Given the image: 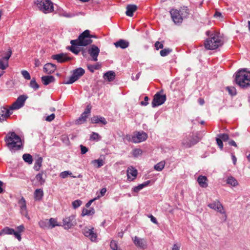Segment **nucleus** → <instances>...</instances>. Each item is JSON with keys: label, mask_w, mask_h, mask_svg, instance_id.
Instances as JSON below:
<instances>
[{"label": "nucleus", "mask_w": 250, "mask_h": 250, "mask_svg": "<svg viewBox=\"0 0 250 250\" xmlns=\"http://www.w3.org/2000/svg\"><path fill=\"white\" fill-rule=\"evenodd\" d=\"M226 89L231 96H234L236 94V90L233 86H227Z\"/></svg>", "instance_id": "nucleus-46"}, {"label": "nucleus", "mask_w": 250, "mask_h": 250, "mask_svg": "<svg viewBox=\"0 0 250 250\" xmlns=\"http://www.w3.org/2000/svg\"><path fill=\"white\" fill-rule=\"evenodd\" d=\"M35 3L44 13H50L53 10V3L50 0H36Z\"/></svg>", "instance_id": "nucleus-5"}, {"label": "nucleus", "mask_w": 250, "mask_h": 250, "mask_svg": "<svg viewBox=\"0 0 250 250\" xmlns=\"http://www.w3.org/2000/svg\"><path fill=\"white\" fill-rule=\"evenodd\" d=\"M43 161L42 158L41 157H39L35 161L34 166V169L36 171H39L42 166V163Z\"/></svg>", "instance_id": "nucleus-32"}, {"label": "nucleus", "mask_w": 250, "mask_h": 250, "mask_svg": "<svg viewBox=\"0 0 250 250\" xmlns=\"http://www.w3.org/2000/svg\"><path fill=\"white\" fill-rule=\"evenodd\" d=\"M91 121L92 124L101 123L103 125H106L107 124V122L104 117L98 116H93L91 118Z\"/></svg>", "instance_id": "nucleus-25"}, {"label": "nucleus", "mask_w": 250, "mask_h": 250, "mask_svg": "<svg viewBox=\"0 0 250 250\" xmlns=\"http://www.w3.org/2000/svg\"><path fill=\"white\" fill-rule=\"evenodd\" d=\"M24 227L23 225H20L17 227V230H18L17 232L21 233L24 230Z\"/></svg>", "instance_id": "nucleus-64"}, {"label": "nucleus", "mask_w": 250, "mask_h": 250, "mask_svg": "<svg viewBox=\"0 0 250 250\" xmlns=\"http://www.w3.org/2000/svg\"><path fill=\"white\" fill-rule=\"evenodd\" d=\"M165 163L164 161H161L154 166V168L158 171H161L165 167Z\"/></svg>", "instance_id": "nucleus-38"}, {"label": "nucleus", "mask_w": 250, "mask_h": 250, "mask_svg": "<svg viewBox=\"0 0 250 250\" xmlns=\"http://www.w3.org/2000/svg\"><path fill=\"white\" fill-rule=\"evenodd\" d=\"M14 233V229L9 227H5L1 231H0V236L5 234L11 235Z\"/></svg>", "instance_id": "nucleus-33"}, {"label": "nucleus", "mask_w": 250, "mask_h": 250, "mask_svg": "<svg viewBox=\"0 0 250 250\" xmlns=\"http://www.w3.org/2000/svg\"><path fill=\"white\" fill-rule=\"evenodd\" d=\"M218 138H219L221 140L224 141H226L229 139V135L227 134L223 133L220 134L218 135Z\"/></svg>", "instance_id": "nucleus-51"}, {"label": "nucleus", "mask_w": 250, "mask_h": 250, "mask_svg": "<svg viewBox=\"0 0 250 250\" xmlns=\"http://www.w3.org/2000/svg\"><path fill=\"white\" fill-rule=\"evenodd\" d=\"M72 173L69 171H64L60 173V177L62 178H65L68 175H71Z\"/></svg>", "instance_id": "nucleus-52"}, {"label": "nucleus", "mask_w": 250, "mask_h": 250, "mask_svg": "<svg viewBox=\"0 0 250 250\" xmlns=\"http://www.w3.org/2000/svg\"><path fill=\"white\" fill-rule=\"evenodd\" d=\"M200 139L197 135H191L186 136L182 141V145L186 148H189L196 144Z\"/></svg>", "instance_id": "nucleus-6"}, {"label": "nucleus", "mask_w": 250, "mask_h": 250, "mask_svg": "<svg viewBox=\"0 0 250 250\" xmlns=\"http://www.w3.org/2000/svg\"><path fill=\"white\" fill-rule=\"evenodd\" d=\"M142 150L141 149L139 148H136L133 150L132 151V155L136 157L140 155H141L142 154Z\"/></svg>", "instance_id": "nucleus-48"}, {"label": "nucleus", "mask_w": 250, "mask_h": 250, "mask_svg": "<svg viewBox=\"0 0 250 250\" xmlns=\"http://www.w3.org/2000/svg\"><path fill=\"white\" fill-rule=\"evenodd\" d=\"M100 49L95 45L93 44L88 47V53L94 62L97 61Z\"/></svg>", "instance_id": "nucleus-16"}, {"label": "nucleus", "mask_w": 250, "mask_h": 250, "mask_svg": "<svg viewBox=\"0 0 250 250\" xmlns=\"http://www.w3.org/2000/svg\"><path fill=\"white\" fill-rule=\"evenodd\" d=\"M55 117V114L54 113H52L51 115L47 116L45 118V120L48 122H51L54 119Z\"/></svg>", "instance_id": "nucleus-56"}, {"label": "nucleus", "mask_w": 250, "mask_h": 250, "mask_svg": "<svg viewBox=\"0 0 250 250\" xmlns=\"http://www.w3.org/2000/svg\"><path fill=\"white\" fill-rule=\"evenodd\" d=\"M82 51V54L83 57H86L88 53V47L86 49H81Z\"/></svg>", "instance_id": "nucleus-62"}, {"label": "nucleus", "mask_w": 250, "mask_h": 250, "mask_svg": "<svg viewBox=\"0 0 250 250\" xmlns=\"http://www.w3.org/2000/svg\"><path fill=\"white\" fill-rule=\"evenodd\" d=\"M170 14L172 21L175 24L182 23L183 18L181 14L180 13V11L176 9H172L170 11Z\"/></svg>", "instance_id": "nucleus-15"}, {"label": "nucleus", "mask_w": 250, "mask_h": 250, "mask_svg": "<svg viewBox=\"0 0 250 250\" xmlns=\"http://www.w3.org/2000/svg\"><path fill=\"white\" fill-rule=\"evenodd\" d=\"M52 58L57 60L58 62L62 63L69 61L71 59L66 54L61 53L52 56Z\"/></svg>", "instance_id": "nucleus-21"}, {"label": "nucleus", "mask_w": 250, "mask_h": 250, "mask_svg": "<svg viewBox=\"0 0 250 250\" xmlns=\"http://www.w3.org/2000/svg\"><path fill=\"white\" fill-rule=\"evenodd\" d=\"M83 235L88 238L92 242H96L97 239V234L95 232V229L93 227H85L82 230Z\"/></svg>", "instance_id": "nucleus-7"}, {"label": "nucleus", "mask_w": 250, "mask_h": 250, "mask_svg": "<svg viewBox=\"0 0 250 250\" xmlns=\"http://www.w3.org/2000/svg\"><path fill=\"white\" fill-rule=\"evenodd\" d=\"M101 139L99 134L96 132H92L90 137V140L93 141H99Z\"/></svg>", "instance_id": "nucleus-45"}, {"label": "nucleus", "mask_w": 250, "mask_h": 250, "mask_svg": "<svg viewBox=\"0 0 250 250\" xmlns=\"http://www.w3.org/2000/svg\"><path fill=\"white\" fill-rule=\"evenodd\" d=\"M62 221L64 228L68 229L76 224L75 216L72 215L66 217L63 219Z\"/></svg>", "instance_id": "nucleus-14"}, {"label": "nucleus", "mask_w": 250, "mask_h": 250, "mask_svg": "<svg viewBox=\"0 0 250 250\" xmlns=\"http://www.w3.org/2000/svg\"><path fill=\"white\" fill-rule=\"evenodd\" d=\"M155 47L156 50H159V49H162L164 47L163 43L162 42H159L158 41L156 42L155 43Z\"/></svg>", "instance_id": "nucleus-53"}, {"label": "nucleus", "mask_w": 250, "mask_h": 250, "mask_svg": "<svg viewBox=\"0 0 250 250\" xmlns=\"http://www.w3.org/2000/svg\"><path fill=\"white\" fill-rule=\"evenodd\" d=\"M34 198L36 201H40L43 196V192L42 189H36L34 193Z\"/></svg>", "instance_id": "nucleus-29"}, {"label": "nucleus", "mask_w": 250, "mask_h": 250, "mask_svg": "<svg viewBox=\"0 0 250 250\" xmlns=\"http://www.w3.org/2000/svg\"><path fill=\"white\" fill-rule=\"evenodd\" d=\"M18 205L20 208V212L21 214L29 220L30 217L28 214L26 201L23 197H21V198L19 201Z\"/></svg>", "instance_id": "nucleus-17"}, {"label": "nucleus", "mask_w": 250, "mask_h": 250, "mask_svg": "<svg viewBox=\"0 0 250 250\" xmlns=\"http://www.w3.org/2000/svg\"><path fill=\"white\" fill-rule=\"evenodd\" d=\"M208 206L221 214H225V220L227 219V215L224 208L219 200H215L208 204Z\"/></svg>", "instance_id": "nucleus-11"}, {"label": "nucleus", "mask_w": 250, "mask_h": 250, "mask_svg": "<svg viewBox=\"0 0 250 250\" xmlns=\"http://www.w3.org/2000/svg\"><path fill=\"white\" fill-rule=\"evenodd\" d=\"M149 98L147 96H146L144 98V101L141 102V104L143 106H146L148 104V101Z\"/></svg>", "instance_id": "nucleus-58"}, {"label": "nucleus", "mask_w": 250, "mask_h": 250, "mask_svg": "<svg viewBox=\"0 0 250 250\" xmlns=\"http://www.w3.org/2000/svg\"><path fill=\"white\" fill-rule=\"evenodd\" d=\"M21 73L25 79L29 80L31 79L30 74L28 73L27 71L22 70Z\"/></svg>", "instance_id": "nucleus-49"}, {"label": "nucleus", "mask_w": 250, "mask_h": 250, "mask_svg": "<svg viewBox=\"0 0 250 250\" xmlns=\"http://www.w3.org/2000/svg\"><path fill=\"white\" fill-rule=\"evenodd\" d=\"M82 203V201L80 200H76L74 201L72 203L73 208L76 209L77 208H79L81 206Z\"/></svg>", "instance_id": "nucleus-47"}, {"label": "nucleus", "mask_w": 250, "mask_h": 250, "mask_svg": "<svg viewBox=\"0 0 250 250\" xmlns=\"http://www.w3.org/2000/svg\"><path fill=\"white\" fill-rule=\"evenodd\" d=\"M129 42L120 39L118 41L114 43V45L117 48H121L122 49H125L128 47Z\"/></svg>", "instance_id": "nucleus-24"}, {"label": "nucleus", "mask_w": 250, "mask_h": 250, "mask_svg": "<svg viewBox=\"0 0 250 250\" xmlns=\"http://www.w3.org/2000/svg\"><path fill=\"white\" fill-rule=\"evenodd\" d=\"M110 246L111 249L113 250H119L118 249V246H117V243H116L115 241H114L113 240L111 241Z\"/></svg>", "instance_id": "nucleus-54"}, {"label": "nucleus", "mask_w": 250, "mask_h": 250, "mask_svg": "<svg viewBox=\"0 0 250 250\" xmlns=\"http://www.w3.org/2000/svg\"><path fill=\"white\" fill-rule=\"evenodd\" d=\"M40 227L43 229H50L49 222L47 219L41 220L39 222Z\"/></svg>", "instance_id": "nucleus-36"}, {"label": "nucleus", "mask_w": 250, "mask_h": 250, "mask_svg": "<svg viewBox=\"0 0 250 250\" xmlns=\"http://www.w3.org/2000/svg\"><path fill=\"white\" fill-rule=\"evenodd\" d=\"M91 111V107L87 105L84 111L81 114V116L76 120L75 123L77 125H80L85 122L86 119Z\"/></svg>", "instance_id": "nucleus-18"}, {"label": "nucleus", "mask_w": 250, "mask_h": 250, "mask_svg": "<svg viewBox=\"0 0 250 250\" xmlns=\"http://www.w3.org/2000/svg\"><path fill=\"white\" fill-rule=\"evenodd\" d=\"M41 79L43 84L45 85L54 82L55 80L54 77L51 75L42 76Z\"/></svg>", "instance_id": "nucleus-26"}, {"label": "nucleus", "mask_w": 250, "mask_h": 250, "mask_svg": "<svg viewBox=\"0 0 250 250\" xmlns=\"http://www.w3.org/2000/svg\"><path fill=\"white\" fill-rule=\"evenodd\" d=\"M62 16L66 18H72L75 16V14L70 13L64 12L62 14Z\"/></svg>", "instance_id": "nucleus-59"}, {"label": "nucleus", "mask_w": 250, "mask_h": 250, "mask_svg": "<svg viewBox=\"0 0 250 250\" xmlns=\"http://www.w3.org/2000/svg\"><path fill=\"white\" fill-rule=\"evenodd\" d=\"M12 54V51L10 49L5 53L4 55L2 56L0 59V69L2 70L5 69L8 66V60Z\"/></svg>", "instance_id": "nucleus-13"}, {"label": "nucleus", "mask_w": 250, "mask_h": 250, "mask_svg": "<svg viewBox=\"0 0 250 250\" xmlns=\"http://www.w3.org/2000/svg\"><path fill=\"white\" fill-rule=\"evenodd\" d=\"M147 138V134L144 131L136 132L129 140L134 143H139L146 141Z\"/></svg>", "instance_id": "nucleus-12"}, {"label": "nucleus", "mask_w": 250, "mask_h": 250, "mask_svg": "<svg viewBox=\"0 0 250 250\" xmlns=\"http://www.w3.org/2000/svg\"><path fill=\"white\" fill-rule=\"evenodd\" d=\"M95 213V210L93 208H90V209L83 208L82 210V216H84L85 215L90 216L92 215Z\"/></svg>", "instance_id": "nucleus-34"}, {"label": "nucleus", "mask_w": 250, "mask_h": 250, "mask_svg": "<svg viewBox=\"0 0 250 250\" xmlns=\"http://www.w3.org/2000/svg\"><path fill=\"white\" fill-rule=\"evenodd\" d=\"M36 179L41 185H43L45 182V180L42 178V172L38 173L36 176Z\"/></svg>", "instance_id": "nucleus-41"}, {"label": "nucleus", "mask_w": 250, "mask_h": 250, "mask_svg": "<svg viewBox=\"0 0 250 250\" xmlns=\"http://www.w3.org/2000/svg\"><path fill=\"white\" fill-rule=\"evenodd\" d=\"M48 222H49V227L51 229L53 228L56 226H60V225L58 224L56 219L51 218L48 220Z\"/></svg>", "instance_id": "nucleus-42"}, {"label": "nucleus", "mask_w": 250, "mask_h": 250, "mask_svg": "<svg viewBox=\"0 0 250 250\" xmlns=\"http://www.w3.org/2000/svg\"><path fill=\"white\" fill-rule=\"evenodd\" d=\"M92 164L96 167L99 168L104 165V163L103 160L98 159L92 161Z\"/></svg>", "instance_id": "nucleus-39"}, {"label": "nucleus", "mask_w": 250, "mask_h": 250, "mask_svg": "<svg viewBox=\"0 0 250 250\" xmlns=\"http://www.w3.org/2000/svg\"><path fill=\"white\" fill-rule=\"evenodd\" d=\"M4 141L7 146L12 152L22 148L21 138L15 132L8 133L5 137Z\"/></svg>", "instance_id": "nucleus-1"}, {"label": "nucleus", "mask_w": 250, "mask_h": 250, "mask_svg": "<svg viewBox=\"0 0 250 250\" xmlns=\"http://www.w3.org/2000/svg\"><path fill=\"white\" fill-rule=\"evenodd\" d=\"M115 78V73L114 72L109 71L104 73V78L107 80L109 82L112 81Z\"/></svg>", "instance_id": "nucleus-31"}, {"label": "nucleus", "mask_w": 250, "mask_h": 250, "mask_svg": "<svg viewBox=\"0 0 250 250\" xmlns=\"http://www.w3.org/2000/svg\"><path fill=\"white\" fill-rule=\"evenodd\" d=\"M11 110L10 107L9 109L4 106L0 107V122H2L5 121L6 118L12 114V112Z\"/></svg>", "instance_id": "nucleus-19"}, {"label": "nucleus", "mask_w": 250, "mask_h": 250, "mask_svg": "<svg viewBox=\"0 0 250 250\" xmlns=\"http://www.w3.org/2000/svg\"><path fill=\"white\" fill-rule=\"evenodd\" d=\"M235 80L236 83L241 87L247 88L250 86V72L247 71L246 69L238 71Z\"/></svg>", "instance_id": "nucleus-2"}, {"label": "nucleus", "mask_w": 250, "mask_h": 250, "mask_svg": "<svg viewBox=\"0 0 250 250\" xmlns=\"http://www.w3.org/2000/svg\"><path fill=\"white\" fill-rule=\"evenodd\" d=\"M166 101V96L165 94H162L161 92H157L154 96L152 102V106L155 107L163 104Z\"/></svg>", "instance_id": "nucleus-10"}, {"label": "nucleus", "mask_w": 250, "mask_h": 250, "mask_svg": "<svg viewBox=\"0 0 250 250\" xmlns=\"http://www.w3.org/2000/svg\"><path fill=\"white\" fill-rule=\"evenodd\" d=\"M149 218H150V220L152 222H153V223H154L155 224H158V222L157 221L156 218L155 217H154L152 215H150L149 216Z\"/></svg>", "instance_id": "nucleus-63"}, {"label": "nucleus", "mask_w": 250, "mask_h": 250, "mask_svg": "<svg viewBox=\"0 0 250 250\" xmlns=\"http://www.w3.org/2000/svg\"><path fill=\"white\" fill-rule=\"evenodd\" d=\"M87 68L90 72H93L95 70H97L99 69V66L96 64H88L87 65Z\"/></svg>", "instance_id": "nucleus-50"}, {"label": "nucleus", "mask_w": 250, "mask_h": 250, "mask_svg": "<svg viewBox=\"0 0 250 250\" xmlns=\"http://www.w3.org/2000/svg\"><path fill=\"white\" fill-rule=\"evenodd\" d=\"M216 141L219 148L222 149L223 147V144L222 142V140H221L219 138L217 137L216 138Z\"/></svg>", "instance_id": "nucleus-55"}, {"label": "nucleus", "mask_w": 250, "mask_h": 250, "mask_svg": "<svg viewBox=\"0 0 250 250\" xmlns=\"http://www.w3.org/2000/svg\"><path fill=\"white\" fill-rule=\"evenodd\" d=\"M28 98V96L26 95H21L18 97L17 100L10 106V109L11 110H17L24 105V103Z\"/></svg>", "instance_id": "nucleus-8"}, {"label": "nucleus", "mask_w": 250, "mask_h": 250, "mask_svg": "<svg viewBox=\"0 0 250 250\" xmlns=\"http://www.w3.org/2000/svg\"><path fill=\"white\" fill-rule=\"evenodd\" d=\"M137 7L134 4H129L126 6V11L125 13L127 16L132 17L133 13L137 10Z\"/></svg>", "instance_id": "nucleus-27"}, {"label": "nucleus", "mask_w": 250, "mask_h": 250, "mask_svg": "<svg viewBox=\"0 0 250 250\" xmlns=\"http://www.w3.org/2000/svg\"><path fill=\"white\" fill-rule=\"evenodd\" d=\"M13 234L14 235L15 237L18 239V240L19 241H21V234H20V232H17V231H15L14 230V233H13Z\"/></svg>", "instance_id": "nucleus-60"}, {"label": "nucleus", "mask_w": 250, "mask_h": 250, "mask_svg": "<svg viewBox=\"0 0 250 250\" xmlns=\"http://www.w3.org/2000/svg\"><path fill=\"white\" fill-rule=\"evenodd\" d=\"M197 181L200 187L202 188H207L208 186L207 183L208 179L205 176H199L198 178Z\"/></svg>", "instance_id": "nucleus-28"}, {"label": "nucleus", "mask_w": 250, "mask_h": 250, "mask_svg": "<svg viewBox=\"0 0 250 250\" xmlns=\"http://www.w3.org/2000/svg\"><path fill=\"white\" fill-rule=\"evenodd\" d=\"M22 158L23 160L28 164H31L32 163L33 158L30 154L27 153L24 154L22 155Z\"/></svg>", "instance_id": "nucleus-37"}, {"label": "nucleus", "mask_w": 250, "mask_h": 250, "mask_svg": "<svg viewBox=\"0 0 250 250\" xmlns=\"http://www.w3.org/2000/svg\"><path fill=\"white\" fill-rule=\"evenodd\" d=\"M127 180L129 181H132L133 180H134L137 175V171L136 169H135L134 168L131 167H128L127 169Z\"/></svg>", "instance_id": "nucleus-22"}, {"label": "nucleus", "mask_w": 250, "mask_h": 250, "mask_svg": "<svg viewBox=\"0 0 250 250\" xmlns=\"http://www.w3.org/2000/svg\"><path fill=\"white\" fill-rule=\"evenodd\" d=\"M80 46L78 44H72L70 50L74 54H78V53L81 51Z\"/></svg>", "instance_id": "nucleus-40"}, {"label": "nucleus", "mask_w": 250, "mask_h": 250, "mask_svg": "<svg viewBox=\"0 0 250 250\" xmlns=\"http://www.w3.org/2000/svg\"><path fill=\"white\" fill-rule=\"evenodd\" d=\"M106 192V188H103L101 189L100 191V195H99L98 196V198H100V197H102L104 195L105 193Z\"/></svg>", "instance_id": "nucleus-61"}, {"label": "nucleus", "mask_w": 250, "mask_h": 250, "mask_svg": "<svg viewBox=\"0 0 250 250\" xmlns=\"http://www.w3.org/2000/svg\"><path fill=\"white\" fill-rule=\"evenodd\" d=\"M80 147L81 150V153L82 154H84L88 151V148L86 147L83 146V145H80Z\"/></svg>", "instance_id": "nucleus-57"}, {"label": "nucleus", "mask_w": 250, "mask_h": 250, "mask_svg": "<svg viewBox=\"0 0 250 250\" xmlns=\"http://www.w3.org/2000/svg\"><path fill=\"white\" fill-rule=\"evenodd\" d=\"M92 38H96L95 36L91 35L88 30H85L79 37L77 40L71 41V44H78L80 46H86L92 42Z\"/></svg>", "instance_id": "nucleus-4"}, {"label": "nucleus", "mask_w": 250, "mask_h": 250, "mask_svg": "<svg viewBox=\"0 0 250 250\" xmlns=\"http://www.w3.org/2000/svg\"><path fill=\"white\" fill-rule=\"evenodd\" d=\"M133 241L136 246L137 247L145 249L146 247V241L145 239L139 238L137 236H135L132 239Z\"/></svg>", "instance_id": "nucleus-20"}, {"label": "nucleus", "mask_w": 250, "mask_h": 250, "mask_svg": "<svg viewBox=\"0 0 250 250\" xmlns=\"http://www.w3.org/2000/svg\"><path fill=\"white\" fill-rule=\"evenodd\" d=\"M150 181H147L145 182L144 183L139 184L137 186L134 187L132 188V190L136 193L138 192L140 190L142 189L145 187L147 186L150 183Z\"/></svg>", "instance_id": "nucleus-30"}, {"label": "nucleus", "mask_w": 250, "mask_h": 250, "mask_svg": "<svg viewBox=\"0 0 250 250\" xmlns=\"http://www.w3.org/2000/svg\"><path fill=\"white\" fill-rule=\"evenodd\" d=\"M30 86L33 88L35 90H37L39 88V85L36 82L35 79L33 78L30 82Z\"/></svg>", "instance_id": "nucleus-43"}, {"label": "nucleus", "mask_w": 250, "mask_h": 250, "mask_svg": "<svg viewBox=\"0 0 250 250\" xmlns=\"http://www.w3.org/2000/svg\"><path fill=\"white\" fill-rule=\"evenodd\" d=\"M84 70L79 67L75 69L73 71L72 76L70 77L69 80L65 83L66 84H72L78 80L81 76L84 74Z\"/></svg>", "instance_id": "nucleus-9"}, {"label": "nucleus", "mask_w": 250, "mask_h": 250, "mask_svg": "<svg viewBox=\"0 0 250 250\" xmlns=\"http://www.w3.org/2000/svg\"><path fill=\"white\" fill-rule=\"evenodd\" d=\"M56 69V65L51 63H47L45 64L43 67L44 72L48 74L53 73L55 71Z\"/></svg>", "instance_id": "nucleus-23"}, {"label": "nucleus", "mask_w": 250, "mask_h": 250, "mask_svg": "<svg viewBox=\"0 0 250 250\" xmlns=\"http://www.w3.org/2000/svg\"><path fill=\"white\" fill-rule=\"evenodd\" d=\"M172 52V49L169 48H165L160 51V54L162 57H165L167 56L170 53Z\"/></svg>", "instance_id": "nucleus-44"}, {"label": "nucleus", "mask_w": 250, "mask_h": 250, "mask_svg": "<svg viewBox=\"0 0 250 250\" xmlns=\"http://www.w3.org/2000/svg\"><path fill=\"white\" fill-rule=\"evenodd\" d=\"M227 183L233 187H235L238 185L236 179L232 176H229L227 179Z\"/></svg>", "instance_id": "nucleus-35"}, {"label": "nucleus", "mask_w": 250, "mask_h": 250, "mask_svg": "<svg viewBox=\"0 0 250 250\" xmlns=\"http://www.w3.org/2000/svg\"><path fill=\"white\" fill-rule=\"evenodd\" d=\"M205 47L208 50H214L221 46L223 41L218 34H212L205 42Z\"/></svg>", "instance_id": "nucleus-3"}]
</instances>
